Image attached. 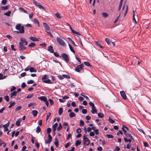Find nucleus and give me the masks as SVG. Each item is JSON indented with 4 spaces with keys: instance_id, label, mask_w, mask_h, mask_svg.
<instances>
[{
    "instance_id": "4be33fe9",
    "label": "nucleus",
    "mask_w": 151,
    "mask_h": 151,
    "mask_svg": "<svg viewBox=\"0 0 151 151\" xmlns=\"http://www.w3.org/2000/svg\"><path fill=\"white\" fill-rule=\"evenodd\" d=\"M81 141L80 140H77L76 141L75 145L76 146H78V145L81 144Z\"/></svg>"
},
{
    "instance_id": "2f4dec72",
    "label": "nucleus",
    "mask_w": 151,
    "mask_h": 151,
    "mask_svg": "<svg viewBox=\"0 0 151 151\" xmlns=\"http://www.w3.org/2000/svg\"><path fill=\"white\" fill-rule=\"evenodd\" d=\"M41 131V129L39 126H37L36 130V132L38 133Z\"/></svg>"
},
{
    "instance_id": "c03bdc74",
    "label": "nucleus",
    "mask_w": 151,
    "mask_h": 151,
    "mask_svg": "<svg viewBox=\"0 0 151 151\" xmlns=\"http://www.w3.org/2000/svg\"><path fill=\"white\" fill-rule=\"evenodd\" d=\"M19 9H20L21 11H23L25 13H26L27 14L28 13L27 12L26 10H24L22 8L20 7Z\"/></svg>"
},
{
    "instance_id": "a211bd4d",
    "label": "nucleus",
    "mask_w": 151,
    "mask_h": 151,
    "mask_svg": "<svg viewBox=\"0 0 151 151\" xmlns=\"http://www.w3.org/2000/svg\"><path fill=\"white\" fill-rule=\"evenodd\" d=\"M32 114L34 116H36L38 114V111L37 110H33L32 111Z\"/></svg>"
},
{
    "instance_id": "b1692460",
    "label": "nucleus",
    "mask_w": 151,
    "mask_h": 151,
    "mask_svg": "<svg viewBox=\"0 0 151 151\" xmlns=\"http://www.w3.org/2000/svg\"><path fill=\"white\" fill-rule=\"evenodd\" d=\"M24 27L23 26H22L21 27L20 29H19V32H20V33H23L24 32Z\"/></svg>"
},
{
    "instance_id": "c9c22d12",
    "label": "nucleus",
    "mask_w": 151,
    "mask_h": 151,
    "mask_svg": "<svg viewBox=\"0 0 151 151\" xmlns=\"http://www.w3.org/2000/svg\"><path fill=\"white\" fill-rule=\"evenodd\" d=\"M102 15L103 16L105 17H107L108 16V14L107 13L105 12H104L102 13Z\"/></svg>"
},
{
    "instance_id": "6ab92c4d",
    "label": "nucleus",
    "mask_w": 151,
    "mask_h": 151,
    "mask_svg": "<svg viewBox=\"0 0 151 151\" xmlns=\"http://www.w3.org/2000/svg\"><path fill=\"white\" fill-rule=\"evenodd\" d=\"M29 39L33 41H38V40L37 38H36L35 37H30L29 38Z\"/></svg>"
},
{
    "instance_id": "393cba45",
    "label": "nucleus",
    "mask_w": 151,
    "mask_h": 151,
    "mask_svg": "<svg viewBox=\"0 0 151 151\" xmlns=\"http://www.w3.org/2000/svg\"><path fill=\"white\" fill-rule=\"evenodd\" d=\"M76 116V115L75 114V113L73 112H70V114H69V116L71 117V118H72V117H75Z\"/></svg>"
},
{
    "instance_id": "2eb2a0df",
    "label": "nucleus",
    "mask_w": 151,
    "mask_h": 151,
    "mask_svg": "<svg viewBox=\"0 0 151 151\" xmlns=\"http://www.w3.org/2000/svg\"><path fill=\"white\" fill-rule=\"evenodd\" d=\"M47 50L50 53H53V48L51 46H50L48 47Z\"/></svg>"
},
{
    "instance_id": "72a5a7b5",
    "label": "nucleus",
    "mask_w": 151,
    "mask_h": 151,
    "mask_svg": "<svg viewBox=\"0 0 151 151\" xmlns=\"http://www.w3.org/2000/svg\"><path fill=\"white\" fill-rule=\"evenodd\" d=\"M98 116L100 118H102L104 116V115L103 114L99 113L98 114Z\"/></svg>"
},
{
    "instance_id": "e433bc0d",
    "label": "nucleus",
    "mask_w": 151,
    "mask_h": 151,
    "mask_svg": "<svg viewBox=\"0 0 151 151\" xmlns=\"http://www.w3.org/2000/svg\"><path fill=\"white\" fill-rule=\"evenodd\" d=\"M51 131V129L50 128H47V133L48 134H50V133Z\"/></svg>"
},
{
    "instance_id": "412c9836",
    "label": "nucleus",
    "mask_w": 151,
    "mask_h": 151,
    "mask_svg": "<svg viewBox=\"0 0 151 151\" xmlns=\"http://www.w3.org/2000/svg\"><path fill=\"white\" fill-rule=\"evenodd\" d=\"M21 122V119H18L16 122V125L17 126H19L20 125V123Z\"/></svg>"
},
{
    "instance_id": "473e14b6",
    "label": "nucleus",
    "mask_w": 151,
    "mask_h": 151,
    "mask_svg": "<svg viewBox=\"0 0 151 151\" xmlns=\"http://www.w3.org/2000/svg\"><path fill=\"white\" fill-rule=\"evenodd\" d=\"M33 1L34 4L36 6H38L40 4V3L37 2L35 0H33Z\"/></svg>"
},
{
    "instance_id": "aec40b11",
    "label": "nucleus",
    "mask_w": 151,
    "mask_h": 151,
    "mask_svg": "<svg viewBox=\"0 0 151 151\" xmlns=\"http://www.w3.org/2000/svg\"><path fill=\"white\" fill-rule=\"evenodd\" d=\"M29 71L31 72H36L37 70L35 69L34 68L32 67L29 68Z\"/></svg>"
},
{
    "instance_id": "bb28decb",
    "label": "nucleus",
    "mask_w": 151,
    "mask_h": 151,
    "mask_svg": "<svg viewBox=\"0 0 151 151\" xmlns=\"http://www.w3.org/2000/svg\"><path fill=\"white\" fill-rule=\"evenodd\" d=\"M68 46L70 51L73 53H75V51L73 48L69 44H68Z\"/></svg>"
},
{
    "instance_id": "0e129e2a",
    "label": "nucleus",
    "mask_w": 151,
    "mask_h": 151,
    "mask_svg": "<svg viewBox=\"0 0 151 151\" xmlns=\"http://www.w3.org/2000/svg\"><path fill=\"white\" fill-rule=\"evenodd\" d=\"M49 101L50 102L51 105L53 104L54 102L51 99H49Z\"/></svg>"
},
{
    "instance_id": "6e6d98bb",
    "label": "nucleus",
    "mask_w": 151,
    "mask_h": 151,
    "mask_svg": "<svg viewBox=\"0 0 151 151\" xmlns=\"http://www.w3.org/2000/svg\"><path fill=\"white\" fill-rule=\"evenodd\" d=\"M58 126V124L57 123H55L54 125H52V128H56Z\"/></svg>"
},
{
    "instance_id": "7ed1b4c3",
    "label": "nucleus",
    "mask_w": 151,
    "mask_h": 151,
    "mask_svg": "<svg viewBox=\"0 0 151 151\" xmlns=\"http://www.w3.org/2000/svg\"><path fill=\"white\" fill-rule=\"evenodd\" d=\"M124 128L127 130L128 132H127L126 133H124V134L127 138L130 137L132 139L134 140L133 138L131 135V134L130 133V132L129 131V129L127 127H124Z\"/></svg>"
},
{
    "instance_id": "37998d69",
    "label": "nucleus",
    "mask_w": 151,
    "mask_h": 151,
    "mask_svg": "<svg viewBox=\"0 0 151 151\" xmlns=\"http://www.w3.org/2000/svg\"><path fill=\"white\" fill-rule=\"evenodd\" d=\"M55 15L57 18L59 19H61V17L60 16V14L58 13H56L55 14Z\"/></svg>"
},
{
    "instance_id": "f257e3e1",
    "label": "nucleus",
    "mask_w": 151,
    "mask_h": 151,
    "mask_svg": "<svg viewBox=\"0 0 151 151\" xmlns=\"http://www.w3.org/2000/svg\"><path fill=\"white\" fill-rule=\"evenodd\" d=\"M48 76L46 75H44L42 78V80L43 82L47 83H53L48 78Z\"/></svg>"
},
{
    "instance_id": "7c9ffc66",
    "label": "nucleus",
    "mask_w": 151,
    "mask_h": 151,
    "mask_svg": "<svg viewBox=\"0 0 151 151\" xmlns=\"http://www.w3.org/2000/svg\"><path fill=\"white\" fill-rule=\"evenodd\" d=\"M62 128V125L61 123H60L59 124V126L57 128V130L58 131H59Z\"/></svg>"
},
{
    "instance_id": "69168bd1",
    "label": "nucleus",
    "mask_w": 151,
    "mask_h": 151,
    "mask_svg": "<svg viewBox=\"0 0 151 151\" xmlns=\"http://www.w3.org/2000/svg\"><path fill=\"white\" fill-rule=\"evenodd\" d=\"M120 150V148L119 147L116 146L115 148L114 149V151H119Z\"/></svg>"
},
{
    "instance_id": "39448f33",
    "label": "nucleus",
    "mask_w": 151,
    "mask_h": 151,
    "mask_svg": "<svg viewBox=\"0 0 151 151\" xmlns=\"http://www.w3.org/2000/svg\"><path fill=\"white\" fill-rule=\"evenodd\" d=\"M61 56L67 62L69 61V58L67 54L65 53H62Z\"/></svg>"
},
{
    "instance_id": "a18cd8bd",
    "label": "nucleus",
    "mask_w": 151,
    "mask_h": 151,
    "mask_svg": "<svg viewBox=\"0 0 151 151\" xmlns=\"http://www.w3.org/2000/svg\"><path fill=\"white\" fill-rule=\"evenodd\" d=\"M56 141L54 142L55 145L56 146V147H58V141L56 138L55 139Z\"/></svg>"
},
{
    "instance_id": "052dcab7",
    "label": "nucleus",
    "mask_w": 151,
    "mask_h": 151,
    "mask_svg": "<svg viewBox=\"0 0 151 151\" xmlns=\"http://www.w3.org/2000/svg\"><path fill=\"white\" fill-rule=\"evenodd\" d=\"M7 1V0H2L1 1V3L2 4L4 5L6 4Z\"/></svg>"
},
{
    "instance_id": "3c124183",
    "label": "nucleus",
    "mask_w": 151,
    "mask_h": 151,
    "mask_svg": "<svg viewBox=\"0 0 151 151\" xmlns=\"http://www.w3.org/2000/svg\"><path fill=\"white\" fill-rule=\"evenodd\" d=\"M38 6L39 7V8L41 9L44 10H45V7L42 6L40 4Z\"/></svg>"
},
{
    "instance_id": "ea45409f",
    "label": "nucleus",
    "mask_w": 151,
    "mask_h": 151,
    "mask_svg": "<svg viewBox=\"0 0 151 151\" xmlns=\"http://www.w3.org/2000/svg\"><path fill=\"white\" fill-rule=\"evenodd\" d=\"M63 77L64 78H67V79H69L70 78V77L69 75H65V74H63Z\"/></svg>"
},
{
    "instance_id": "cd10ccee",
    "label": "nucleus",
    "mask_w": 151,
    "mask_h": 151,
    "mask_svg": "<svg viewBox=\"0 0 151 151\" xmlns=\"http://www.w3.org/2000/svg\"><path fill=\"white\" fill-rule=\"evenodd\" d=\"M11 13L10 11H8L6 13H4V14L7 16H9Z\"/></svg>"
},
{
    "instance_id": "f704fd0d",
    "label": "nucleus",
    "mask_w": 151,
    "mask_h": 151,
    "mask_svg": "<svg viewBox=\"0 0 151 151\" xmlns=\"http://www.w3.org/2000/svg\"><path fill=\"white\" fill-rule=\"evenodd\" d=\"M106 136L108 138L112 139L114 138V136L111 134H107Z\"/></svg>"
},
{
    "instance_id": "5fc2aeb1",
    "label": "nucleus",
    "mask_w": 151,
    "mask_h": 151,
    "mask_svg": "<svg viewBox=\"0 0 151 151\" xmlns=\"http://www.w3.org/2000/svg\"><path fill=\"white\" fill-rule=\"evenodd\" d=\"M81 129L79 128L77 129L76 132L77 133H80L81 132Z\"/></svg>"
},
{
    "instance_id": "338daca9",
    "label": "nucleus",
    "mask_w": 151,
    "mask_h": 151,
    "mask_svg": "<svg viewBox=\"0 0 151 151\" xmlns=\"http://www.w3.org/2000/svg\"><path fill=\"white\" fill-rule=\"evenodd\" d=\"M94 132L96 135L99 134V130L98 129H96L94 130Z\"/></svg>"
},
{
    "instance_id": "680f3d73",
    "label": "nucleus",
    "mask_w": 151,
    "mask_h": 151,
    "mask_svg": "<svg viewBox=\"0 0 151 151\" xmlns=\"http://www.w3.org/2000/svg\"><path fill=\"white\" fill-rule=\"evenodd\" d=\"M95 135V134L93 132H91L89 134V135L91 137H93Z\"/></svg>"
},
{
    "instance_id": "c756f323",
    "label": "nucleus",
    "mask_w": 151,
    "mask_h": 151,
    "mask_svg": "<svg viewBox=\"0 0 151 151\" xmlns=\"http://www.w3.org/2000/svg\"><path fill=\"white\" fill-rule=\"evenodd\" d=\"M11 102H10V105L8 107L9 108H10L12 107V106L15 105V103L14 101L13 102L11 103Z\"/></svg>"
},
{
    "instance_id": "79ce46f5",
    "label": "nucleus",
    "mask_w": 151,
    "mask_h": 151,
    "mask_svg": "<svg viewBox=\"0 0 151 151\" xmlns=\"http://www.w3.org/2000/svg\"><path fill=\"white\" fill-rule=\"evenodd\" d=\"M84 63L85 65H86L87 66H90V64L88 62L85 61L84 62Z\"/></svg>"
},
{
    "instance_id": "a19ab883",
    "label": "nucleus",
    "mask_w": 151,
    "mask_h": 151,
    "mask_svg": "<svg viewBox=\"0 0 151 151\" xmlns=\"http://www.w3.org/2000/svg\"><path fill=\"white\" fill-rule=\"evenodd\" d=\"M34 22L35 24H37L39 26V23L37 19L36 18L34 19Z\"/></svg>"
},
{
    "instance_id": "1a4fd4ad",
    "label": "nucleus",
    "mask_w": 151,
    "mask_h": 151,
    "mask_svg": "<svg viewBox=\"0 0 151 151\" xmlns=\"http://www.w3.org/2000/svg\"><path fill=\"white\" fill-rule=\"evenodd\" d=\"M48 137L49 138L47 140L45 139V143L46 144L50 143L52 141V138L51 136L50 135V134H48Z\"/></svg>"
},
{
    "instance_id": "9d476101",
    "label": "nucleus",
    "mask_w": 151,
    "mask_h": 151,
    "mask_svg": "<svg viewBox=\"0 0 151 151\" xmlns=\"http://www.w3.org/2000/svg\"><path fill=\"white\" fill-rule=\"evenodd\" d=\"M122 98L124 99H126L127 97L124 91H121L120 92Z\"/></svg>"
},
{
    "instance_id": "603ef678",
    "label": "nucleus",
    "mask_w": 151,
    "mask_h": 151,
    "mask_svg": "<svg viewBox=\"0 0 151 151\" xmlns=\"http://www.w3.org/2000/svg\"><path fill=\"white\" fill-rule=\"evenodd\" d=\"M72 32L74 34H75L78 35H80V33L78 32L75 31L74 30H73Z\"/></svg>"
},
{
    "instance_id": "864d4df0",
    "label": "nucleus",
    "mask_w": 151,
    "mask_h": 151,
    "mask_svg": "<svg viewBox=\"0 0 151 151\" xmlns=\"http://www.w3.org/2000/svg\"><path fill=\"white\" fill-rule=\"evenodd\" d=\"M34 82V81L32 80H30L28 81H27V83L28 84H31L33 83Z\"/></svg>"
},
{
    "instance_id": "de8ad7c7",
    "label": "nucleus",
    "mask_w": 151,
    "mask_h": 151,
    "mask_svg": "<svg viewBox=\"0 0 151 151\" xmlns=\"http://www.w3.org/2000/svg\"><path fill=\"white\" fill-rule=\"evenodd\" d=\"M84 122L83 120H81L80 121V126H83L84 125Z\"/></svg>"
},
{
    "instance_id": "bf43d9fd",
    "label": "nucleus",
    "mask_w": 151,
    "mask_h": 151,
    "mask_svg": "<svg viewBox=\"0 0 151 151\" xmlns=\"http://www.w3.org/2000/svg\"><path fill=\"white\" fill-rule=\"evenodd\" d=\"M82 112L83 114H86L87 112V111L86 109H84L82 110Z\"/></svg>"
},
{
    "instance_id": "f03ea898",
    "label": "nucleus",
    "mask_w": 151,
    "mask_h": 151,
    "mask_svg": "<svg viewBox=\"0 0 151 151\" xmlns=\"http://www.w3.org/2000/svg\"><path fill=\"white\" fill-rule=\"evenodd\" d=\"M57 40L58 43L60 45L63 47L66 46V44L65 42L62 38L59 37H57Z\"/></svg>"
},
{
    "instance_id": "6e6552de",
    "label": "nucleus",
    "mask_w": 151,
    "mask_h": 151,
    "mask_svg": "<svg viewBox=\"0 0 151 151\" xmlns=\"http://www.w3.org/2000/svg\"><path fill=\"white\" fill-rule=\"evenodd\" d=\"M24 45L21 44V43H19V49L20 50H25L26 47L24 46Z\"/></svg>"
},
{
    "instance_id": "4d7b16f0",
    "label": "nucleus",
    "mask_w": 151,
    "mask_h": 151,
    "mask_svg": "<svg viewBox=\"0 0 151 151\" xmlns=\"http://www.w3.org/2000/svg\"><path fill=\"white\" fill-rule=\"evenodd\" d=\"M26 86V85L25 83L23 82L22 83V85H21V87L23 88H24Z\"/></svg>"
},
{
    "instance_id": "0eeeda50",
    "label": "nucleus",
    "mask_w": 151,
    "mask_h": 151,
    "mask_svg": "<svg viewBox=\"0 0 151 151\" xmlns=\"http://www.w3.org/2000/svg\"><path fill=\"white\" fill-rule=\"evenodd\" d=\"M19 43H21V44L24 45H27V42L26 40L25 39L23 38H21L20 41L19 42Z\"/></svg>"
},
{
    "instance_id": "09e8293b",
    "label": "nucleus",
    "mask_w": 151,
    "mask_h": 151,
    "mask_svg": "<svg viewBox=\"0 0 151 151\" xmlns=\"http://www.w3.org/2000/svg\"><path fill=\"white\" fill-rule=\"evenodd\" d=\"M109 120L111 124H113L115 122L114 121L112 120L110 117L109 118Z\"/></svg>"
},
{
    "instance_id": "dca6fc26",
    "label": "nucleus",
    "mask_w": 151,
    "mask_h": 151,
    "mask_svg": "<svg viewBox=\"0 0 151 151\" xmlns=\"http://www.w3.org/2000/svg\"><path fill=\"white\" fill-rule=\"evenodd\" d=\"M97 110L96 109V107L95 106L93 107L92 108V110L91 112L92 114H97Z\"/></svg>"
},
{
    "instance_id": "ddd939ff",
    "label": "nucleus",
    "mask_w": 151,
    "mask_h": 151,
    "mask_svg": "<svg viewBox=\"0 0 151 151\" xmlns=\"http://www.w3.org/2000/svg\"><path fill=\"white\" fill-rule=\"evenodd\" d=\"M43 24L44 27H45L47 30H50V27L47 23H43Z\"/></svg>"
},
{
    "instance_id": "49530a36",
    "label": "nucleus",
    "mask_w": 151,
    "mask_h": 151,
    "mask_svg": "<svg viewBox=\"0 0 151 151\" xmlns=\"http://www.w3.org/2000/svg\"><path fill=\"white\" fill-rule=\"evenodd\" d=\"M105 41L108 45H109L110 44V42L109 39L107 38H106L105 39Z\"/></svg>"
},
{
    "instance_id": "8fccbe9b",
    "label": "nucleus",
    "mask_w": 151,
    "mask_h": 151,
    "mask_svg": "<svg viewBox=\"0 0 151 151\" xmlns=\"http://www.w3.org/2000/svg\"><path fill=\"white\" fill-rule=\"evenodd\" d=\"M89 105L92 107V108L93 107L95 106L94 104L92 102H89Z\"/></svg>"
},
{
    "instance_id": "f3484780",
    "label": "nucleus",
    "mask_w": 151,
    "mask_h": 151,
    "mask_svg": "<svg viewBox=\"0 0 151 151\" xmlns=\"http://www.w3.org/2000/svg\"><path fill=\"white\" fill-rule=\"evenodd\" d=\"M9 7V5H7L5 6H2L1 7V8L2 10H6L8 9Z\"/></svg>"
},
{
    "instance_id": "5701e85b",
    "label": "nucleus",
    "mask_w": 151,
    "mask_h": 151,
    "mask_svg": "<svg viewBox=\"0 0 151 151\" xmlns=\"http://www.w3.org/2000/svg\"><path fill=\"white\" fill-rule=\"evenodd\" d=\"M36 44L35 43L33 42L31 43L29 45H28V47H34L35 46Z\"/></svg>"
},
{
    "instance_id": "4c0bfd02",
    "label": "nucleus",
    "mask_w": 151,
    "mask_h": 151,
    "mask_svg": "<svg viewBox=\"0 0 151 151\" xmlns=\"http://www.w3.org/2000/svg\"><path fill=\"white\" fill-rule=\"evenodd\" d=\"M4 98L6 101L8 102L9 101V97L8 96H6L4 97Z\"/></svg>"
},
{
    "instance_id": "13d9d810",
    "label": "nucleus",
    "mask_w": 151,
    "mask_h": 151,
    "mask_svg": "<svg viewBox=\"0 0 151 151\" xmlns=\"http://www.w3.org/2000/svg\"><path fill=\"white\" fill-rule=\"evenodd\" d=\"M22 108V107L21 106H18L15 109V111H17L18 110H20Z\"/></svg>"
},
{
    "instance_id": "20e7f679",
    "label": "nucleus",
    "mask_w": 151,
    "mask_h": 151,
    "mask_svg": "<svg viewBox=\"0 0 151 151\" xmlns=\"http://www.w3.org/2000/svg\"><path fill=\"white\" fill-rule=\"evenodd\" d=\"M83 142L84 144L88 145L89 144V141L88 138H87L85 135H84L83 137Z\"/></svg>"
},
{
    "instance_id": "f8f14e48",
    "label": "nucleus",
    "mask_w": 151,
    "mask_h": 151,
    "mask_svg": "<svg viewBox=\"0 0 151 151\" xmlns=\"http://www.w3.org/2000/svg\"><path fill=\"white\" fill-rule=\"evenodd\" d=\"M9 125V123L8 122L6 123V124L3 125V127L4 129V130L5 131H7L8 130V129L7 128V127Z\"/></svg>"
},
{
    "instance_id": "c85d7f7f",
    "label": "nucleus",
    "mask_w": 151,
    "mask_h": 151,
    "mask_svg": "<svg viewBox=\"0 0 151 151\" xmlns=\"http://www.w3.org/2000/svg\"><path fill=\"white\" fill-rule=\"evenodd\" d=\"M21 25L20 24H17L15 27V28L18 30H19L21 27Z\"/></svg>"
},
{
    "instance_id": "774afa93",
    "label": "nucleus",
    "mask_w": 151,
    "mask_h": 151,
    "mask_svg": "<svg viewBox=\"0 0 151 151\" xmlns=\"http://www.w3.org/2000/svg\"><path fill=\"white\" fill-rule=\"evenodd\" d=\"M38 124L40 126H41L42 124V120H40L38 121Z\"/></svg>"
},
{
    "instance_id": "58836bf2",
    "label": "nucleus",
    "mask_w": 151,
    "mask_h": 151,
    "mask_svg": "<svg viewBox=\"0 0 151 151\" xmlns=\"http://www.w3.org/2000/svg\"><path fill=\"white\" fill-rule=\"evenodd\" d=\"M33 96V94H29L26 97L27 99H29L32 98Z\"/></svg>"
},
{
    "instance_id": "423d86ee",
    "label": "nucleus",
    "mask_w": 151,
    "mask_h": 151,
    "mask_svg": "<svg viewBox=\"0 0 151 151\" xmlns=\"http://www.w3.org/2000/svg\"><path fill=\"white\" fill-rule=\"evenodd\" d=\"M83 68V65L82 64L79 65L77 66V68L75 69V70L77 72L80 71Z\"/></svg>"
},
{
    "instance_id": "4468645a",
    "label": "nucleus",
    "mask_w": 151,
    "mask_h": 151,
    "mask_svg": "<svg viewBox=\"0 0 151 151\" xmlns=\"http://www.w3.org/2000/svg\"><path fill=\"white\" fill-rule=\"evenodd\" d=\"M38 99L45 102L47 100V98L45 96L39 97H38Z\"/></svg>"
},
{
    "instance_id": "9b49d317",
    "label": "nucleus",
    "mask_w": 151,
    "mask_h": 151,
    "mask_svg": "<svg viewBox=\"0 0 151 151\" xmlns=\"http://www.w3.org/2000/svg\"><path fill=\"white\" fill-rule=\"evenodd\" d=\"M17 92L16 91H14L13 92L11 93L10 96L12 98H14L17 95Z\"/></svg>"
},
{
    "instance_id": "e2e57ef3",
    "label": "nucleus",
    "mask_w": 151,
    "mask_h": 151,
    "mask_svg": "<svg viewBox=\"0 0 151 151\" xmlns=\"http://www.w3.org/2000/svg\"><path fill=\"white\" fill-rule=\"evenodd\" d=\"M51 115V113H49L47 114V115L46 116V120H47L50 116Z\"/></svg>"
},
{
    "instance_id": "a878e982",
    "label": "nucleus",
    "mask_w": 151,
    "mask_h": 151,
    "mask_svg": "<svg viewBox=\"0 0 151 151\" xmlns=\"http://www.w3.org/2000/svg\"><path fill=\"white\" fill-rule=\"evenodd\" d=\"M63 108L60 107V108L58 110V113L59 115H61L62 113H63Z\"/></svg>"
}]
</instances>
